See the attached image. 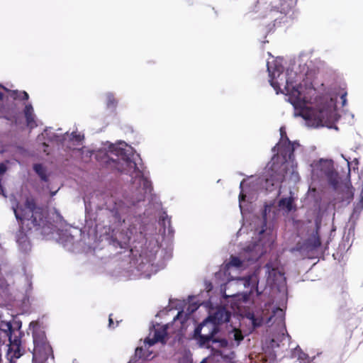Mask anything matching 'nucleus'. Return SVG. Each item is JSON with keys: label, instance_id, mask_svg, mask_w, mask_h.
Listing matches in <instances>:
<instances>
[{"label": "nucleus", "instance_id": "1", "mask_svg": "<svg viewBox=\"0 0 363 363\" xmlns=\"http://www.w3.org/2000/svg\"><path fill=\"white\" fill-rule=\"evenodd\" d=\"M283 59L267 61L269 82L277 91L283 93L294 108V116L302 117L308 126L332 128L338 120L336 101L340 96L342 106L347 103V92L326 93L323 83L306 64L294 63L284 72Z\"/></svg>", "mask_w": 363, "mask_h": 363}, {"label": "nucleus", "instance_id": "2", "mask_svg": "<svg viewBox=\"0 0 363 363\" xmlns=\"http://www.w3.org/2000/svg\"><path fill=\"white\" fill-rule=\"evenodd\" d=\"M275 208L274 203L266 204L262 218L253 217L250 223L252 240L242 248L238 256H230L225 264V274L230 278L225 288H221V293L225 298H230L233 301H238L231 303L233 308H240L242 303L250 302L255 291L257 296L261 294L258 289L259 269L242 277H235L232 274L244 270L250 262L257 261L270 248L274 240V235L271 227L267 225V222L271 218V212L274 214Z\"/></svg>", "mask_w": 363, "mask_h": 363}, {"label": "nucleus", "instance_id": "3", "mask_svg": "<svg viewBox=\"0 0 363 363\" xmlns=\"http://www.w3.org/2000/svg\"><path fill=\"white\" fill-rule=\"evenodd\" d=\"M281 138L273 148L277 151L272 161L267 165L262 177L249 178L247 182L243 180L240 185L239 206L243 217L245 216V203H252L257 198L259 190L264 189L272 192L277 190L284 179L293 183L299 180L297 164L294 160L295 152L301 150V145L296 142L291 143L286 136L284 127L280 128Z\"/></svg>", "mask_w": 363, "mask_h": 363}, {"label": "nucleus", "instance_id": "4", "mask_svg": "<svg viewBox=\"0 0 363 363\" xmlns=\"http://www.w3.org/2000/svg\"><path fill=\"white\" fill-rule=\"evenodd\" d=\"M132 157V148L123 142L117 144L107 143L96 153V160L105 167L129 174L131 177L133 187L136 191L133 195L135 198L131 201L127 198H111L106 203L107 209L113 213L119 220L123 219L124 224L125 218H123L122 215L129 211H132L134 207H140V203H143L145 198L152 196V190L151 182L137 167Z\"/></svg>", "mask_w": 363, "mask_h": 363}, {"label": "nucleus", "instance_id": "5", "mask_svg": "<svg viewBox=\"0 0 363 363\" xmlns=\"http://www.w3.org/2000/svg\"><path fill=\"white\" fill-rule=\"evenodd\" d=\"M198 308L199 305L197 303L194 301V298H190L186 309L178 312L177 315L174 318L172 324L169 323L164 325L157 324L154 325L152 328L150 329L149 335L144 340L143 345L136 348L135 358L131 359L128 363H135L136 362L135 359L137 357L143 360L152 359L153 356H152V354L153 352L149 350V348L157 342L164 343L167 335V330L169 329L170 326L173 324L175 325L179 323V329H182L189 316L196 311Z\"/></svg>", "mask_w": 363, "mask_h": 363}, {"label": "nucleus", "instance_id": "6", "mask_svg": "<svg viewBox=\"0 0 363 363\" xmlns=\"http://www.w3.org/2000/svg\"><path fill=\"white\" fill-rule=\"evenodd\" d=\"M12 209L17 220L20 221L22 228L26 227L29 230L39 231L43 235L52 233L53 225L45 220V211L35 206L32 199H28L24 206L12 204Z\"/></svg>", "mask_w": 363, "mask_h": 363}, {"label": "nucleus", "instance_id": "7", "mask_svg": "<svg viewBox=\"0 0 363 363\" xmlns=\"http://www.w3.org/2000/svg\"><path fill=\"white\" fill-rule=\"evenodd\" d=\"M269 308H265L262 311V315H255L253 313H248L247 318L251 320L254 327L259 326L264 321L268 323L270 322L276 323L279 328V333L277 335L272 338V346L279 347V342L289 337L284 322V312L280 308H274V306H269Z\"/></svg>", "mask_w": 363, "mask_h": 363}, {"label": "nucleus", "instance_id": "8", "mask_svg": "<svg viewBox=\"0 0 363 363\" xmlns=\"http://www.w3.org/2000/svg\"><path fill=\"white\" fill-rule=\"evenodd\" d=\"M218 330V326L208 317L194 330V338L201 347L218 348L227 347L229 342L224 338H213Z\"/></svg>", "mask_w": 363, "mask_h": 363}, {"label": "nucleus", "instance_id": "9", "mask_svg": "<svg viewBox=\"0 0 363 363\" xmlns=\"http://www.w3.org/2000/svg\"><path fill=\"white\" fill-rule=\"evenodd\" d=\"M309 171L313 182H327L335 189H338V173L332 160L321 158L313 160L309 165Z\"/></svg>", "mask_w": 363, "mask_h": 363}, {"label": "nucleus", "instance_id": "10", "mask_svg": "<svg viewBox=\"0 0 363 363\" xmlns=\"http://www.w3.org/2000/svg\"><path fill=\"white\" fill-rule=\"evenodd\" d=\"M28 330L33 335V349L28 348L33 355V363H46L52 349L47 342L44 330L36 322L30 323Z\"/></svg>", "mask_w": 363, "mask_h": 363}, {"label": "nucleus", "instance_id": "11", "mask_svg": "<svg viewBox=\"0 0 363 363\" xmlns=\"http://www.w3.org/2000/svg\"><path fill=\"white\" fill-rule=\"evenodd\" d=\"M4 328L1 330L4 336L8 337L9 344L6 347H8L6 357L10 363H14L23 353L21 350V332L19 330L13 329L10 323L4 325Z\"/></svg>", "mask_w": 363, "mask_h": 363}, {"label": "nucleus", "instance_id": "12", "mask_svg": "<svg viewBox=\"0 0 363 363\" xmlns=\"http://www.w3.org/2000/svg\"><path fill=\"white\" fill-rule=\"evenodd\" d=\"M267 283L270 286H277L280 291H285L286 279L279 264L275 262L267 263L265 266Z\"/></svg>", "mask_w": 363, "mask_h": 363}, {"label": "nucleus", "instance_id": "13", "mask_svg": "<svg viewBox=\"0 0 363 363\" xmlns=\"http://www.w3.org/2000/svg\"><path fill=\"white\" fill-rule=\"evenodd\" d=\"M318 225L316 222V230L297 249L296 251L299 252L300 255L303 258H311L313 255L319 251L320 247V241L318 234Z\"/></svg>", "mask_w": 363, "mask_h": 363}, {"label": "nucleus", "instance_id": "14", "mask_svg": "<svg viewBox=\"0 0 363 363\" xmlns=\"http://www.w3.org/2000/svg\"><path fill=\"white\" fill-rule=\"evenodd\" d=\"M11 97L13 99L26 100L28 99V94L26 91H18L17 90L10 91L5 89L0 84V117H5L4 115V99Z\"/></svg>", "mask_w": 363, "mask_h": 363}, {"label": "nucleus", "instance_id": "15", "mask_svg": "<svg viewBox=\"0 0 363 363\" xmlns=\"http://www.w3.org/2000/svg\"><path fill=\"white\" fill-rule=\"evenodd\" d=\"M297 0H267V4L264 9L270 7L271 11H277L281 13H286L291 10L296 4Z\"/></svg>", "mask_w": 363, "mask_h": 363}, {"label": "nucleus", "instance_id": "16", "mask_svg": "<svg viewBox=\"0 0 363 363\" xmlns=\"http://www.w3.org/2000/svg\"><path fill=\"white\" fill-rule=\"evenodd\" d=\"M44 135L49 136L50 140H56L57 142L60 143H63L65 140H67V138H69V140L73 142V145H75V143L77 145H78L84 138L83 135H81L79 133H72L70 135L68 134H66V135H56L54 133H51L50 129H46L45 133L43 134V137Z\"/></svg>", "mask_w": 363, "mask_h": 363}, {"label": "nucleus", "instance_id": "17", "mask_svg": "<svg viewBox=\"0 0 363 363\" xmlns=\"http://www.w3.org/2000/svg\"><path fill=\"white\" fill-rule=\"evenodd\" d=\"M208 318L218 326L230 320V313L225 308L220 307L214 311H211Z\"/></svg>", "mask_w": 363, "mask_h": 363}, {"label": "nucleus", "instance_id": "18", "mask_svg": "<svg viewBox=\"0 0 363 363\" xmlns=\"http://www.w3.org/2000/svg\"><path fill=\"white\" fill-rule=\"evenodd\" d=\"M141 260L136 267L137 270L143 275L144 277H150L152 273H155L157 269H153V265L150 262H145L142 257L140 258Z\"/></svg>", "mask_w": 363, "mask_h": 363}, {"label": "nucleus", "instance_id": "19", "mask_svg": "<svg viewBox=\"0 0 363 363\" xmlns=\"http://www.w3.org/2000/svg\"><path fill=\"white\" fill-rule=\"evenodd\" d=\"M16 242L20 249L23 252H28L30 250V244L26 233L20 230L16 235Z\"/></svg>", "mask_w": 363, "mask_h": 363}, {"label": "nucleus", "instance_id": "20", "mask_svg": "<svg viewBox=\"0 0 363 363\" xmlns=\"http://www.w3.org/2000/svg\"><path fill=\"white\" fill-rule=\"evenodd\" d=\"M228 337L231 345H239L240 342L243 340V335L241 331L236 327H233L228 333Z\"/></svg>", "mask_w": 363, "mask_h": 363}, {"label": "nucleus", "instance_id": "21", "mask_svg": "<svg viewBox=\"0 0 363 363\" xmlns=\"http://www.w3.org/2000/svg\"><path fill=\"white\" fill-rule=\"evenodd\" d=\"M24 114L26 118L27 125L29 128H33L34 127L37 126L35 116L33 113V108L30 104L26 106L24 109Z\"/></svg>", "mask_w": 363, "mask_h": 363}, {"label": "nucleus", "instance_id": "22", "mask_svg": "<svg viewBox=\"0 0 363 363\" xmlns=\"http://www.w3.org/2000/svg\"><path fill=\"white\" fill-rule=\"evenodd\" d=\"M292 198H284L279 201V207L286 212H289L292 210Z\"/></svg>", "mask_w": 363, "mask_h": 363}, {"label": "nucleus", "instance_id": "23", "mask_svg": "<svg viewBox=\"0 0 363 363\" xmlns=\"http://www.w3.org/2000/svg\"><path fill=\"white\" fill-rule=\"evenodd\" d=\"M33 169L42 180L47 181L48 174L44 166L40 164H35L33 166Z\"/></svg>", "mask_w": 363, "mask_h": 363}, {"label": "nucleus", "instance_id": "24", "mask_svg": "<svg viewBox=\"0 0 363 363\" xmlns=\"http://www.w3.org/2000/svg\"><path fill=\"white\" fill-rule=\"evenodd\" d=\"M134 233L133 228H128V232L126 233L125 235L123 238H121V240L119 241V245L121 247H125L129 242L131 235Z\"/></svg>", "mask_w": 363, "mask_h": 363}, {"label": "nucleus", "instance_id": "25", "mask_svg": "<svg viewBox=\"0 0 363 363\" xmlns=\"http://www.w3.org/2000/svg\"><path fill=\"white\" fill-rule=\"evenodd\" d=\"M159 223L164 228L165 232L166 228H170V218L168 217L165 212H163L160 217Z\"/></svg>", "mask_w": 363, "mask_h": 363}, {"label": "nucleus", "instance_id": "26", "mask_svg": "<svg viewBox=\"0 0 363 363\" xmlns=\"http://www.w3.org/2000/svg\"><path fill=\"white\" fill-rule=\"evenodd\" d=\"M106 97V106L108 108H115L117 104V101L114 97V96L111 93H107L105 96Z\"/></svg>", "mask_w": 363, "mask_h": 363}, {"label": "nucleus", "instance_id": "27", "mask_svg": "<svg viewBox=\"0 0 363 363\" xmlns=\"http://www.w3.org/2000/svg\"><path fill=\"white\" fill-rule=\"evenodd\" d=\"M345 193L342 196V200L349 201L353 197L354 193H353L352 188L351 186H350L349 185L345 184Z\"/></svg>", "mask_w": 363, "mask_h": 363}, {"label": "nucleus", "instance_id": "28", "mask_svg": "<svg viewBox=\"0 0 363 363\" xmlns=\"http://www.w3.org/2000/svg\"><path fill=\"white\" fill-rule=\"evenodd\" d=\"M77 151L81 152L82 157L84 160L89 158L92 155V152L85 147H83L82 149L77 150Z\"/></svg>", "mask_w": 363, "mask_h": 363}, {"label": "nucleus", "instance_id": "29", "mask_svg": "<svg viewBox=\"0 0 363 363\" xmlns=\"http://www.w3.org/2000/svg\"><path fill=\"white\" fill-rule=\"evenodd\" d=\"M6 171V167L4 164L1 163L0 164V193H1L4 196V189L1 186V178Z\"/></svg>", "mask_w": 363, "mask_h": 363}, {"label": "nucleus", "instance_id": "30", "mask_svg": "<svg viewBox=\"0 0 363 363\" xmlns=\"http://www.w3.org/2000/svg\"><path fill=\"white\" fill-rule=\"evenodd\" d=\"M6 265H1L0 264V288H3L6 281L5 280L4 277H3V273L2 271H5Z\"/></svg>", "mask_w": 363, "mask_h": 363}, {"label": "nucleus", "instance_id": "31", "mask_svg": "<svg viewBox=\"0 0 363 363\" xmlns=\"http://www.w3.org/2000/svg\"><path fill=\"white\" fill-rule=\"evenodd\" d=\"M359 179L362 181V188L360 192V202L357 204V208H363V170L359 174Z\"/></svg>", "mask_w": 363, "mask_h": 363}, {"label": "nucleus", "instance_id": "32", "mask_svg": "<svg viewBox=\"0 0 363 363\" xmlns=\"http://www.w3.org/2000/svg\"><path fill=\"white\" fill-rule=\"evenodd\" d=\"M113 324V320L112 318L110 317L109 318V327H111V325Z\"/></svg>", "mask_w": 363, "mask_h": 363}, {"label": "nucleus", "instance_id": "33", "mask_svg": "<svg viewBox=\"0 0 363 363\" xmlns=\"http://www.w3.org/2000/svg\"><path fill=\"white\" fill-rule=\"evenodd\" d=\"M72 241H73V236L70 235L69 238V242H72Z\"/></svg>", "mask_w": 363, "mask_h": 363}, {"label": "nucleus", "instance_id": "34", "mask_svg": "<svg viewBox=\"0 0 363 363\" xmlns=\"http://www.w3.org/2000/svg\"><path fill=\"white\" fill-rule=\"evenodd\" d=\"M279 194H280L279 190H277V191H276V193H275V195H276V196H278Z\"/></svg>", "mask_w": 363, "mask_h": 363}, {"label": "nucleus", "instance_id": "35", "mask_svg": "<svg viewBox=\"0 0 363 363\" xmlns=\"http://www.w3.org/2000/svg\"><path fill=\"white\" fill-rule=\"evenodd\" d=\"M304 363H313V362L312 361H309V360H308V361H307V362H304Z\"/></svg>", "mask_w": 363, "mask_h": 363}, {"label": "nucleus", "instance_id": "36", "mask_svg": "<svg viewBox=\"0 0 363 363\" xmlns=\"http://www.w3.org/2000/svg\"><path fill=\"white\" fill-rule=\"evenodd\" d=\"M263 0H259L258 1V4L259 5L261 4V1H262Z\"/></svg>", "mask_w": 363, "mask_h": 363}, {"label": "nucleus", "instance_id": "37", "mask_svg": "<svg viewBox=\"0 0 363 363\" xmlns=\"http://www.w3.org/2000/svg\"><path fill=\"white\" fill-rule=\"evenodd\" d=\"M354 162H356V164L358 163L357 160L354 159Z\"/></svg>", "mask_w": 363, "mask_h": 363}, {"label": "nucleus", "instance_id": "38", "mask_svg": "<svg viewBox=\"0 0 363 363\" xmlns=\"http://www.w3.org/2000/svg\"><path fill=\"white\" fill-rule=\"evenodd\" d=\"M243 229H244V228H242L241 229H240L239 232L242 231Z\"/></svg>", "mask_w": 363, "mask_h": 363}, {"label": "nucleus", "instance_id": "39", "mask_svg": "<svg viewBox=\"0 0 363 363\" xmlns=\"http://www.w3.org/2000/svg\"><path fill=\"white\" fill-rule=\"evenodd\" d=\"M347 164H348V166L350 167V162H347Z\"/></svg>", "mask_w": 363, "mask_h": 363}]
</instances>
